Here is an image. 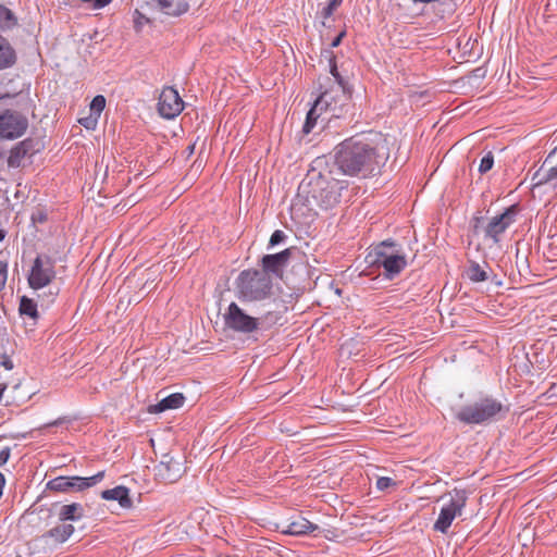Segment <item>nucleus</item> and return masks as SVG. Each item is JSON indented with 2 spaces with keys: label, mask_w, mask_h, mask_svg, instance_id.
I'll use <instances>...</instances> for the list:
<instances>
[{
  "label": "nucleus",
  "mask_w": 557,
  "mask_h": 557,
  "mask_svg": "<svg viewBox=\"0 0 557 557\" xmlns=\"http://www.w3.org/2000/svg\"><path fill=\"white\" fill-rule=\"evenodd\" d=\"M272 288L271 277L259 270L243 271L237 278V289L240 298L248 301L267 298Z\"/></svg>",
  "instance_id": "obj_7"
},
{
  "label": "nucleus",
  "mask_w": 557,
  "mask_h": 557,
  "mask_svg": "<svg viewBox=\"0 0 557 557\" xmlns=\"http://www.w3.org/2000/svg\"><path fill=\"white\" fill-rule=\"evenodd\" d=\"M97 120L98 117L97 116H94L92 114L88 117H85V119H81L79 120V123L82 125H84L86 128L88 129H92L95 128L96 124H97Z\"/></svg>",
  "instance_id": "obj_33"
},
{
  "label": "nucleus",
  "mask_w": 557,
  "mask_h": 557,
  "mask_svg": "<svg viewBox=\"0 0 557 557\" xmlns=\"http://www.w3.org/2000/svg\"><path fill=\"white\" fill-rule=\"evenodd\" d=\"M156 8L169 16H180L189 9L187 0H152Z\"/></svg>",
  "instance_id": "obj_18"
},
{
  "label": "nucleus",
  "mask_w": 557,
  "mask_h": 557,
  "mask_svg": "<svg viewBox=\"0 0 557 557\" xmlns=\"http://www.w3.org/2000/svg\"><path fill=\"white\" fill-rule=\"evenodd\" d=\"M285 238H286L285 233H284L283 231H281V230H276V231L272 234V236H271V238H270V246H272V247H273V246H275V245H277V244L282 243Z\"/></svg>",
  "instance_id": "obj_31"
},
{
  "label": "nucleus",
  "mask_w": 557,
  "mask_h": 557,
  "mask_svg": "<svg viewBox=\"0 0 557 557\" xmlns=\"http://www.w3.org/2000/svg\"><path fill=\"white\" fill-rule=\"evenodd\" d=\"M11 450L9 447L3 448L0 451V467L5 465L10 458Z\"/></svg>",
  "instance_id": "obj_34"
},
{
  "label": "nucleus",
  "mask_w": 557,
  "mask_h": 557,
  "mask_svg": "<svg viewBox=\"0 0 557 557\" xmlns=\"http://www.w3.org/2000/svg\"><path fill=\"white\" fill-rule=\"evenodd\" d=\"M194 149H195V145L189 146V147H188V151H189V153H193V152H194Z\"/></svg>",
  "instance_id": "obj_42"
},
{
  "label": "nucleus",
  "mask_w": 557,
  "mask_h": 557,
  "mask_svg": "<svg viewBox=\"0 0 557 557\" xmlns=\"http://www.w3.org/2000/svg\"><path fill=\"white\" fill-rule=\"evenodd\" d=\"M33 147L32 139H24L16 144L11 150L8 158V165L10 168H18L22 164L23 159L28 154Z\"/></svg>",
  "instance_id": "obj_21"
},
{
  "label": "nucleus",
  "mask_w": 557,
  "mask_h": 557,
  "mask_svg": "<svg viewBox=\"0 0 557 557\" xmlns=\"http://www.w3.org/2000/svg\"><path fill=\"white\" fill-rule=\"evenodd\" d=\"M367 261L384 269V275L393 278L407 265L406 255L396 248L394 242L385 240L367 256Z\"/></svg>",
  "instance_id": "obj_6"
},
{
  "label": "nucleus",
  "mask_w": 557,
  "mask_h": 557,
  "mask_svg": "<svg viewBox=\"0 0 557 557\" xmlns=\"http://www.w3.org/2000/svg\"><path fill=\"white\" fill-rule=\"evenodd\" d=\"M16 62V53L10 42L0 36V70L13 66Z\"/></svg>",
  "instance_id": "obj_24"
},
{
  "label": "nucleus",
  "mask_w": 557,
  "mask_h": 557,
  "mask_svg": "<svg viewBox=\"0 0 557 557\" xmlns=\"http://www.w3.org/2000/svg\"><path fill=\"white\" fill-rule=\"evenodd\" d=\"M3 485H4V476H3V474L0 472V491H2Z\"/></svg>",
  "instance_id": "obj_39"
},
{
  "label": "nucleus",
  "mask_w": 557,
  "mask_h": 557,
  "mask_svg": "<svg viewBox=\"0 0 557 557\" xmlns=\"http://www.w3.org/2000/svg\"><path fill=\"white\" fill-rule=\"evenodd\" d=\"M336 9H337V7H335V5H333V4L327 3V5L323 8V10H322L321 14H322V16H323L324 18H327V17H330V16L333 14V12H334Z\"/></svg>",
  "instance_id": "obj_35"
},
{
  "label": "nucleus",
  "mask_w": 557,
  "mask_h": 557,
  "mask_svg": "<svg viewBox=\"0 0 557 557\" xmlns=\"http://www.w3.org/2000/svg\"><path fill=\"white\" fill-rule=\"evenodd\" d=\"M104 478V471H100L89 478L58 476L48 482L47 487L55 492L83 491L99 483Z\"/></svg>",
  "instance_id": "obj_11"
},
{
  "label": "nucleus",
  "mask_w": 557,
  "mask_h": 557,
  "mask_svg": "<svg viewBox=\"0 0 557 557\" xmlns=\"http://www.w3.org/2000/svg\"><path fill=\"white\" fill-rule=\"evenodd\" d=\"M2 157V153H0V158Z\"/></svg>",
  "instance_id": "obj_45"
},
{
  "label": "nucleus",
  "mask_w": 557,
  "mask_h": 557,
  "mask_svg": "<svg viewBox=\"0 0 557 557\" xmlns=\"http://www.w3.org/2000/svg\"><path fill=\"white\" fill-rule=\"evenodd\" d=\"M53 509L55 510L58 519L62 522L77 521L84 517V508L78 503L61 506L55 505Z\"/></svg>",
  "instance_id": "obj_20"
},
{
  "label": "nucleus",
  "mask_w": 557,
  "mask_h": 557,
  "mask_svg": "<svg viewBox=\"0 0 557 557\" xmlns=\"http://www.w3.org/2000/svg\"><path fill=\"white\" fill-rule=\"evenodd\" d=\"M1 364H2L7 370H12V369H13V362H12V360H10L9 358H4V359L1 361Z\"/></svg>",
  "instance_id": "obj_37"
},
{
  "label": "nucleus",
  "mask_w": 557,
  "mask_h": 557,
  "mask_svg": "<svg viewBox=\"0 0 557 557\" xmlns=\"http://www.w3.org/2000/svg\"><path fill=\"white\" fill-rule=\"evenodd\" d=\"M54 277L53 262L49 257H37L32 267L28 283L34 289L47 286Z\"/></svg>",
  "instance_id": "obj_12"
},
{
  "label": "nucleus",
  "mask_w": 557,
  "mask_h": 557,
  "mask_svg": "<svg viewBox=\"0 0 557 557\" xmlns=\"http://www.w3.org/2000/svg\"><path fill=\"white\" fill-rule=\"evenodd\" d=\"M8 278V263L0 261V292L4 288Z\"/></svg>",
  "instance_id": "obj_32"
},
{
  "label": "nucleus",
  "mask_w": 557,
  "mask_h": 557,
  "mask_svg": "<svg viewBox=\"0 0 557 557\" xmlns=\"http://www.w3.org/2000/svg\"><path fill=\"white\" fill-rule=\"evenodd\" d=\"M290 255L292 249L288 248L275 255L264 256L262 258L261 271H264L269 276L270 273L275 274L276 276H281Z\"/></svg>",
  "instance_id": "obj_17"
},
{
  "label": "nucleus",
  "mask_w": 557,
  "mask_h": 557,
  "mask_svg": "<svg viewBox=\"0 0 557 557\" xmlns=\"http://www.w3.org/2000/svg\"><path fill=\"white\" fill-rule=\"evenodd\" d=\"M494 165V156L493 153L490 151L487 152L480 161V164H479V172L481 174H485L487 173Z\"/></svg>",
  "instance_id": "obj_29"
},
{
  "label": "nucleus",
  "mask_w": 557,
  "mask_h": 557,
  "mask_svg": "<svg viewBox=\"0 0 557 557\" xmlns=\"http://www.w3.org/2000/svg\"><path fill=\"white\" fill-rule=\"evenodd\" d=\"M518 214V206L512 205L505 209L500 214H497L488 220L483 216H474L471 220V233L473 236H479L483 233L485 240H491L493 244L500 242V236L506 230L516 222Z\"/></svg>",
  "instance_id": "obj_5"
},
{
  "label": "nucleus",
  "mask_w": 557,
  "mask_h": 557,
  "mask_svg": "<svg viewBox=\"0 0 557 557\" xmlns=\"http://www.w3.org/2000/svg\"><path fill=\"white\" fill-rule=\"evenodd\" d=\"M345 36V32L339 33L332 41L331 47L335 48L339 46L342 42L343 37Z\"/></svg>",
  "instance_id": "obj_36"
},
{
  "label": "nucleus",
  "mask_w": 557,
  "mask_h": 557,
  "mask_svg": "<svg viewBox=\"0 0 557 557\" xmlns=\"http://www.w3.org/2000/svg\"><path fill=\"white\" fill-rule=\"evenodd\" d=\"M59 423H60V420L54 421V422H52V423H49V424H47V426H50V425H57V424H59Z\"/></svg>",
  "instance_id": "obj_43"
},
{
  "label": "nucleus",
  "mask_w": 557,
  "mask_h": 557,
  "mask_svg": "<svg viewBox=\"0 0 557 557\" xmlns=\"http://www.w3.org/2000/svg\"><path fill=\"white\" fill-rule=\"evenodd\" d=\"M282 533L294 536H302L310 534L319 529V527L306 518L298 516L292 520L281 523Z\"/></svg>",
  "instance_id": "obj_16"
},
{
  "label": "nucleus",
  "mask_w": 557,
  "mask_h": 557,
  "mask_svg": "<svg viewBox=\"0 0 557 557\" xmlns=\"http://www.w3.org/2000/svg\"><path fill=\"white\" fill-rule=\"evenodd\" d=\"M106 107V98L101 95L96 96L90 103L91 114L99 117Z\"/></svg>",
  "instance_id": "obj_28"
},
{
  "label": "nucleus",
  "mask_w": 557,
  "mask_h": 557,
  "mask_svg": "<svg viewBox=\"0 0 557 557\" xmlns=\"http://www.w3.org/2000/svg\"><path fill=\"white\" fill-rule=\"evenodd\" d=\"M4 236H5L4 231L0 230V242L3 240Z\"/></svg>",
  "instance_id": "obj_41"
},
{
  "label": "nucleus",
  "mask_w": 557,
  "mask_h": 557,
  "mask_svg": "<svg viewBox=\"0 0 557 557\" xmlns=\"http://www.w3.org/2000/svg\"><path fill=\"white\" fill-rule=\"evenodd\" d=\"M156 470L157 475L169 483L176 482L184 472L183 463L169 455L163 456Z\"/></svg>",
  "instance_id": "obj_15"
},
{
  "label": "nucleus",
  "mask_w": 557,
  "mask_h": 557,
  "mask_svg": "<svg viewBox=\"0 0 557 557\" xmlns=\"http://www.w3.org/2000/svg\"><path fill=\"white\" fill-rule=\"evenodd\" d=\"M135 13H137L139 15L140 18H144V16H141L139 13H138V10H135Z\"/></svg>",
  "instance_id": "obj_44"
},
{
  "label": "nucleus",
  "mask_w": 557,
  "mask_h": 557,
  "mask_svg": "<svg viewBox=\"0 0 557 557\" xmlns=\"http://www.w3.org/2000/svg\"><path fill=\"white\" fill-rule=\"evenodd\" d=\"M20 312L21 314L28 315L30 319L36 320L38 318L37 305L34 300L22 297L20 304Z\"/></svg>",
  "instance_id": "obj_27"
},
{
  "label": "nucleus",
  "mask_w": 557,
  "mask_h": 557,
  "mask_svg": "<svg viewBox=\"0 0 557 557\" xmlns=\"http://www.w3.org/2000/svg\"><path fill=\"white\" fill-rule=\"evenodd\" d=\"M185 397L181 393L171 394L163 399H161L158 404L151 405L148 408L150 413H160L169 409H177L184 405Z\"/></svg>",
  "instance_id": "obj_22"
},
{
  "label": "nucleus",
  "mask_w": 557,
  "mask_h": 557,
  "mask_svg": "<svg viewBox=\"0 0 557 557\" xmlns=\"http://www.w3.org/2000/svg\"><path fill=\"white\" fill-rule=\"evenodd\" d=\"M343 0H329L330 4H333L335 7H339Z\"/></svg>",
  "instance_id": "obj_38"
},
{
  "label": "nucleus",
  "mask_w": 557,
  "mask_h": 557,
  "mask_svg": "<svg viewBox=\"0 0 557 557\" xmlns=\"http://www.w3.org/2000/svg\"><path fill=\"white\" fill-rule=\"evenodd\" d=\"M17 24V18L7 7L0 4V30L4 32L13 28Z\"/></svg>",
  "instance_id": "obj_26"
},
{
  "label": "nucleus",
  "mask_w": 557,
  "mask_h": 557,
  "mask_svg": "<svg viewBox=\"0 0 557 557\" xmlns=\"http://www.w3.org/2000/svg\"><path fill=\"white\" fill-rule=\"evenodd\" d=\"M465 274L471 282L480 283L490 280L493 271L486 263L483 267L475 261H469V265L466 269Z\"/></svg>",
  "instance_id": "obj_23"
},
{
  "label": "nucleus",
  "mask_w": 557,
  "mask_h": 557,
  "mask_svg": "<svg viewBox=\"0 0 557 557\" xmlns=\"http://www.w3.org/2000/svg\"><path fill=\"white\" fill-rule=\"evenodd\" d=\"M28 128L25 114L13 109L0 112V139L14 140L22 137Z\"/></svg>",
  "instance_id": "obj_9"
},
{
  "label": "nucleus",
  "mask_w": 557,
  "mask_h": 557,
  "mask_svg": "<svg viewBox=\"0 0 557 557\" xmlns=\"http://www.w3.org/2000/svg\"><path fill=\"white\" fill-rule=\"evenodd\" d=\"M506 411L498 399L484 396L463 406L456 413V418L466 424H484L498 419Z\"/></svg>",
  "instance_id": "obj_4"
},
{
  "label": "nucleus",
  "mask_w": 557,
  "mask_h": 557,
  "mask_svg": "<svg viewBox=\"0 0 557 557\" xmlns=\"http://www.w3.org/2000/svg\"><path fill=\"white\" fill-rule=\"evenodd\" d=\"M330 72L338 85V90L342 94V102L338 106L336 101L333 102V90L323 92L307 113L306 122L302 127L305 134H309L313 129L324 108L332 112V116L336 117L345 115L350 108L351 90L338 73L334 58L330 59Z\"/></svg>",
  "instance_id": "obj_3"
},
{
  "label": "nucleus",
  "mask_w": 557,
  "mask_h": 557,
  "mask_svg": "<svg viewBox=\"0 0 557 557\" xmlns=\"http://www.w3.org/2000/svg\"><path fill=\"white\" fill-rule=\"evenodd\" d=\"M348 187V181L339 180V175L331 173V168L325 172H313L308 175V182L300 188L307 193L309 203H314L321 209L327 210L341 201L342 191Z\"/></svg>",
  "instance_id": "obj_2"
},
{
  "label": "nucleus",
  "mask_w": 557,
  "mask_h": 557,
  "mask_svg": "<svg viewBox=\"0 0 557 557\" xmlns=\"http://www.w3.org/2000/svg\"><path fill=\"white\" fill-rule=\"evenodd\" d=\"M396 483L388 476H381L376 480V487L380 491H385L391 486H394Z\"/></svg>",
  "instance_id": "obj_30"
},
{
  "label": "nucleus",
  "mask_w": 557,
  "mask_h": 557,
  "mask_svg": "<svg viewBox=\"0 0 557 557\" xmlns=\"http://www.w3.org/2000/svg\"><path fill=\"white\" fill-rule=\"evenodd\" d=\"M388 157V144L382 134L351 137L336 146L331 173L359 177L375 175Z\"/></svg>",
  "instance_id": "obj_1"
},
{
  "label": "nucleus",
  "mask_w": 557,
  "mask_h": 557,
  "mask_svg": "<svg viewBox=\"0 0 557 557\" xmlns=\"http://www.w3.org/2000/svg\"><path fill=\"white\" fill-rule=\"evenodd\" d=\"M184 109V102L176 89L164 87L158 101V111L164 119H174Z\"/></svg>",
  "instance_id": "obj_14"
},
{
  "label": "nucleus",
  "mask_w": 557,
  "mask_h": 557,
  "mask_svg": "<svg viewBox=\"0 0 557 557\" xmlns=\"http://www.w3.org/2000/svg\"><path fill=\"white\" fill-rule=\"evenodd\" d=\"M141 24H143V20L138 18V20L135 21V26H136L137 29L140 28Z\"/></svg>",
  "instance_id": "obj_40"
},
{
  "label": "nucleus",
  "mask_w": 557,
  "mask_h": 557,
  "mask_svg": "<svg viewBox=\"0 0 557 557\" xmlns=\"http://www.w3.org/2000/svg\"><path fill=\"white\" fill-rule=\"evenodd\" d=\"M467 503V494L462 490H454L449 502L440 511L438 518L433 528L441 533H447L455 518L462 515Z\"/></svg>",
  "instance_id": "obj_8"
},
{
  "label": "nucleus",
  "mask_w": 557,
  "mask_h": 557,
  "mask_svg": "<svg viewBox=\"0 0 557 557\" xmlns=\"http://www.w3.org/2000/svg\"><path fill=\"white\" fill-rule=\"evenodd\" d=\"M223 318L225 326L238 333H252L260 325L259 318L247 314L236 302L230 304Z\"/></svg>",
  "instance_id": "obj_10"
},
{
  "label": "nucleus",
  "mask_w": 557,
  "mask_h": 557,
  "mask_svg": "<svg viewBox=\"0 0 557 557\" xmlns=\"http://www.w3.org/2000/svg\"><path fill=\"white\" fill-rule=\"evenodd\" d=\"M74 532V527L70 523H61L50 529L45 536L52 539L55 543H64Z\"/></svg>",
  "instance_id": "obj_25"
},
{
  "label": "nucleus",
  "mask_w": 557,
  "mask_h": 557,
  "mask_svg": "<svg viewBox=\"0 0 557 557\" xmlns=\"http://www.w3.org/2000/svg\"><path fill=\"white\" fill-rule=\"evenodd\" d=\"M101 497L106 500H116L119 505L124 509H129L133 507L129 490L123 485L102 491Z\"/></svg>",
  "instance_id": "obj_19"
},
{
  "label": "nucleus",
  "mask_w": 557,
  "mask_h": 557,
  "mask_svg": "<svg viewBox=\"0 0 557 557\" xmlns=\"http://www.w3.org/2000/svg\"><path fill=\"white\" fill-rule=\"evenodd\" d=\"M533 187L548 186L557 188V148L544 160L541 168L532 176Z\"/></svg>",
  "instance_id": "obj_13"
}]
</instances>
